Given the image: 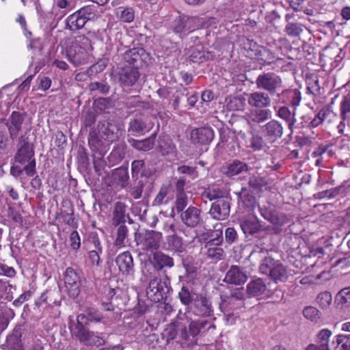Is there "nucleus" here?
<instances>
[{
    "label": "nucleus",
    "mask_w": 350,
    "mask_h": 350,
    "mask_svg": "<svg viewBox=\"0 0 350 350\" xmlns=\"http://www.w3.org/2000/svg\"><path fill=\"white\" fill-rule=\"evenodd\" d=\"M88 320L85 314L77 315L76 323L69 326L72 337L87 346L98 347L104 345L105 340L103 338L90 331L88 327Z\"/></svg>",
    "instance_id": "obj_1"
},
{
    "label": "nucleus",
    "mask_w": 350,
    "mask_h": 350,
    "mask_svg": "<svg viewBox=\"0 0 350 350\" xmlns=\"http://www.w3.org/2000/svg\"><path fill=\"white\" fill-rule=\"evenodd\" d=\"M215 20V18L206 19L178 14L171 22L170 28L174 33L178 34L180 38L183 39L187 34L193 32L200 26L208 27Z\"/></svg>",
    "instance_id": "obj_2"
},
{
    "label": "nucleus",
    "mask_w": 350,
    "mask_h": 350,
    "mask_svg": "<svg viewBox=\"0 0 350 350\" xmlns=\"http://www.w3.org/2000/svg\"><path fill=\"white\" fill-rule=\"evenodd\" d=\"M120 53L122 57V67L140 68L144 66H152L154 62V58L150 53H148L142 47H135L127 49Z\"/></svg>",
    "instance_id": "obj_3"
},
{
    "label": "nucleus",
    "mask_w": 350,
    "mask_h": 350,
    "mask_svg": "<svg viewBox=\"0 0 350 350\" xmlns=\"http://www.w3.org/2000/svg\"><path fill=\"white\" fill-rule=\"evenodd\" d=\"M171 290L170 280L167 275L163 278L154 277L149 282L146 295L150 301L157 303L166 300Z\"/></svg>",
    "instance_id": "obj_4"
},
{
    "label": "nucleus",
    "mask_w": 350,
    "mask_h": 350,
    "mask_svg": "<svg viewBox=\"0 0 350 350\" xmlns=\"http://www.w3.org/2000/svg\"><path fill=\"white\" fill-rule=\"evenodd\" d=\"M260 272L267 275L274 281L285 282L288 278V273L284 265L279 260L271 256L265 257L259 267Z\"/></svg>",
    "instance_id": "obj_5"
},
{
    "label": "nucleus",
    "mask_w": 350,
    "mask_h": 350,
    "mask_svg": "<svg viewBox=\"0 0 350 350\" xmlns=\"http://www.w3.org/2000/svg\"><path fill=\"white\" fill-rule=\"evenodd\" d=\"M162 238V233L154 230H145L135 234L136 244L143 251L157 250Z\"/></svg>",
    "instance_id": "obj_6"
},
{
    "label": "nucleus",
    "mask_w": 350,
    "mask_h": 350,
    "mask_svg": "<svg viewBox=\"0 0 350 350\" xmlns=\"http://www.w3.org/2000/svg\"><path fill=\"white\" fill-rule=\"evenodd\" d=\"M64 280L68 295L70 297L76 298L81 292L83 280L79 273L72 267H68L64 273Z\"/></svg>",
    "instance_id": "obj_7"
},
{
    "label": "nucleus",
    "mask_w": 350,
    "mask_h": 350,
    "mask_svg": "<svg viewBox=\"0 0 350 350\" xmlns=\"http://www.w3.org/2000/svg\"><path fill=\"white\" fill-rule=\"evenodd\" d=\"M62 53L76 66L86 64L89 59L87 51L77 42L72 43L66 47L62 51Z\"/></svg>",
    "instance_id": "obj_8"
},
{
    "label": "nucleus",
    "mask_w": 350,
    "mask_h": 350,
    "mask_svg": "<svg viewBox=\"0 0 350 350\" xmlns=\"http://www.w3.org/2000/svg\"><path fill=\"white\" fill-rule=\"evenodd\" d=\"M98 132L104 140L113 142L119 139L121 133L120 124L114 121H100L97 126Z\"/></svg>",
    "instance_id": "obj_9"
},
{
    "label": "nucleus",
    "mask_w": 350,
    "mask_h": 350,
    "mask_svg": "<svg viewBox=\"0 0 350 350\" xmlns=\"http://www.w3.org/2000/svg\"><path fill=\"white\" fill-rule=\"evenodd\" d=\"M25 116V113L14 111L6 120L5 125L8 130L10 138L12 141L20 137L19 134L23 130Z\"/></svg>",
    "instance_id": "obj_10"
},
{
    "label": "nucleus",
    "mask_w": 350,
    "mask_h": 350,
    "mask_svg": "<svg viewBox=\"0 0 350 350\" xmlns=\"http://www.w3.org/2000/svg\"><path fill=\"white\" fill-rule=\"evenodd\" d=\"M223 242L222 231L216 232V237L206 243L207 257L213 260L219 261L224 258V251L219 245Z\"/></svg>",
    "instance_id": "obj_11"
},
{
    "label": "nucleus",
    "mask_w": 350,
    "mask_h": 350,
    "mask_svg": "<svg viewBox=\"0 0 350 350\" xmlns=\"http://www.w3.org/2000/svg\"><path fill=\"white\" fill-rule=\"evenodd\" d=\"M214 138V131L211 127H199L191 131L190 139L196 146L208 145Z\"/></svg>",
    "instance_id": "obj_12"
},
{
    "label": "nucleus",
    "mask_w": 350,
    "mask_h": 350,
    "mask_svg": "<svg viewBox=\"0 0 350 350\" xmlns=\"http://www.w3.org/2000/svg\"><path fill=\"white\" fill-rule=\"evenodd\" d=\"M241 230L245 235H253L262 230V225L256 215L249 214L239 219Z\"/></svg>",
    "instance_id": "obj_13"
},
{
    "label": "nucleus",
    "mask_w": 350,
    "mask_h": 350,
    "mask_svg": "<svg viewBox=\"0 0 350 350\" xmlns=\"http://www.w3.org/2000/svg\"><path fill=\"white\" fill-rule=\"evenodd\" d=\"M180 219L187 227L196 228L202 223V211L196 206H189L181 212Z\"/></svg>",
    "instance_id": "obj_14"
},
{
    "label": "nucleus",
    "mask_w": 350,
    "mask_h": 350,
    "mask_svg": "<svg viewBox=\"0 0 350 350\" xmlns=\"http://www.w3.org/2000/svg\"><path fill=\"white\" fill-rule=\"evenodd\" d=\"M18 142L23 144V145L18 149L14 156V159L16 162L23 165L33 158V147L29 143L24 135L20 136Z\"/></svg>",
    "instance_id": "obj_15"
},
{
    "label": "nucleus",
    "mask_w": 350,
    "mask_h": 350,
    "mask_svg": "<svg viewBox=\"0 0 350 350\" xmlns=\"http://www.w3.org/2000/svg\"><path fill=\"white\" fill-rule=\"evenodd\" d=\"M262 133L270 143L275 142L283 134V127L277 120H272L261 127Z\"/></svg>",
    "instance_id": "obj_16"
},
{
    "label": "nucleus",
    "mask_w": 350,
    "mask_h": 350,
    "mask_svg": "<svg viewBox=\"0 0 350 350\" xmlns=\"http://www.w3.org/2000/svg\"><path fill=\"white\" fill-rule=\"evenodd\" d=\"M116 264L122 275H129L133 274L134 262L133 256L129 252H124L118 254L116 258Z\"/></svg>",
    "instance_id": "obj_17"
},
{
    "label": "nucleus",
    "mask_w": 350,
    "mask_h": 350,
    "mask_svg": "<svg viewBox=\"0 0 350 350\" xmlns=\"http://www.w3.org/2000/svg\"><path fill=\"white\" fill-rule=\"evenodd\" d=\"M247 280V276L241 267L232 265L226 272L224 281L230 284L242 285Z\"/></svg>",
    "instance_id": "obj_18"
},
{
    "label": "nucleus",
    "mask_w": 350,
    "mask_h": 350,
    "mask_svg": "<svg viewBox=\"0 0 350 350\" xmlns=\"http://www.w3.org/2000/svg\"><path fill=\"white\" fill-rule=\"evenodd\" d=\"M230 204L226 200H219L213 202L209 211L211 217L217 220H224L230 214Z\"/></svg>",
    "instance_id": "obj_19"
},
{
    "label": "nucleus",
    "mask_w": 350,
    "mask_h": 350,
    "mask_svg": "<svg viewBox=\"0 0 350 350\" xmlns=\"http://www.w3.org/2000/svg\"><path fill=\"white\" fill-rule=\"evenodd\" d=\"M129 214L126 213V205L122 202H117L114 204L111 214V224L113 226L126 225Z\"/></svg>",
    "instance_id": "obj_20"
},
{
    "label": "nucleus",
    "mask_w": 350,
    "mask_h": 350,
    "mask_svg": "<svg viewBox=\"0 0 350 350\" xmlns=\"http://www.w3.org/2000/svg\"><path fill=\"white\" fill-rule=\"evenodd\" d=\"M191 309L194 314L199 317H209L213 312L211 303L202 295L191 306Z\"/></svg>",
    "instance_id": "obj_21"
},
{
    "label": "nucleus",
    "mask_w": 350,
    "mask_h": 350,
    "mask_svg": "<svg viewBox=\"0 0 350 350\" xmlns=\"http://www.w3.org/2000/svg\"><path fill=\"white\" fill-rule=\"evenodd\" d=\"M240 205L247 212L253 211L257 202L253 192L247 188H241L239 193Z\"/></svg>",
    "instance_id": "obj_22"
},
{
    "label": "nucleus",
    "mask_w": 350,
    "mask_h": 350,
    "mask_svg": "<svg viewBox=\"0 0 350 350\" xmlns=\"http://www.w3.org/2000/svg\"><path fill=\"white\" fill-rule=\"evenodd\" d=\"M216 326L211 321L199 319L191 321L188 327L189 334L192 337L197 336L200 332L210 329H215Z\"/></svg>",
    "instance_id": "obj_23"
},
{
    "label": "nucleus",
    "mask_w": 350,
    "mask_h": 350,
    "mask_svg": "<svg viewBox=\"0 0 350 350\" xmlns=\"http://www.w3.org/2000/svg\"><path fill=\"white\" fill-rule=\"evenodd\" d=\"M152 264L157 271H161L164 268H172L174 265L173 258L162 252L153 253Z\"/></svg>",
    "instance_id": "obj_24"
},
{
    "label": "nucleus",
    "mask_w": 350,
    "mask_h": 350,
    "mask_svg": "<svg viewBox=\"0 0 350 350\" xmlns=\"http://www.w3.org/2000/svg\"><path fill=\"white\" fill-rule=\"evenodd\" d=\"M336 114L329 107H325L322 108L312 119L309 126L315 128L320 125L323 121L326 120L328 122H333L336 119Z\"/></svg>",
    "instance_id": "obj_25"
},
{
    "label": "nucleus",
    "mask_w": 350,
    "mask_h": 350,
    "mask_svg": "<svg viewBox=\"0 0 350 350\" xmlns=\"http://www.w3.org/2000/svg\"><path fill=\"white\" fill-rule=\"evenodd\" d=\"M90 245V251L88 252V258L92 265L98 266L100 257V255L103 253V247L98 236H94L91 238Z\"/></svg>",
    "instance_id": "obj_26"
},
{
    "label": "nucleus",
    "mask_w": 350,
    "mask_h": 350,
    "mask_svg": "<svg viewBox=\"0 0 350 350\" xmlns=\"http://www.w3.org/2000/svg\"><path fill=\"white\" fill-rule=\"evenodd\" d=\"M190 51L191 54L189 55V59L194 63L201 64L204 62L213 59L215 57L213 52L204 51L202 45H197L196 46L191 47Z\"/></svg>",
    "instance_id": "obj_27"
},
{
    "label": "nucleus",
    "mask_w": 350,
    "mask_h": 350,
    "mask_svg": "<svg viewBox=\"0 0 350 350\" xmlns=\"http://www.w3.org/2000/svg\"><path fill=\"white\" fill-rule=\"evenodd\" d=\"M247 170V164L238 159L233 160L222 167L223 173L228 177H232Z\"/></svg>",
    "instance_id": "obj_28"
},
{
    "label": "nucleus",
    "mask_w": 350,
    "mask_h": 350,
    "mask_svg": "<svg viewBox=\"0 0 350 350\" xmlns=\"http://www.w3.org/2000/svg\"><path fill=\"white\" fill-rule=\"evenodd\" d=\"M250 106L256 108L265 109L271 104V99L267 94L264 92H254L251 94L247 99Z\"/></svg>",
    "instance_id": "obj_29"
},
{
    "label": "nucleus",
    "mask_w": 350,
    "mask_h": 350,
    "mask_svg": "<svg viewBox=\"0 0 350 350\" xmlns=\"http://www.w3.org/2000/svg\"><path fill=\"white\" fill-rule=\"evenodd\" d=\"M152 127V124L147 123L142 119L134 118L129 122V132L133 135L139 136L148 132Z\"/></svg>",
    "instance_id": "obj_30"
},
{
    "label": "nucleus",
    "mask_w": 350,
    "mask_h": 350,
    "mask_svg": "<svg viewBox=\"0 0 350 350\" xmlns=\"http://www.w3.org/2000/svg\"><path fill=\"white\" fill-rule=\"evenodd\" d=\"M271 116V113L269 109H253L247 113V122L249 124L251 123H262Z\"/></svg>",
    "instance_id": "obj_31"
},
{
    "label": "nucleus",
    "mask_w": 350,
    "mask_h": 350,
    "mask_svg": "<svg viewBox=\"0 0 350 350\" xmlns=\"http://www.w3.org/2000/svg\"><path fill=\"white\" fill-rule=\"evenodd\" d=\"M258 88H277L280 85L281 79L272 72L259 75L256 80Z\"/></svg>",
    "instance_id": "obj_32"
},
{
    "label": "nucleus",
    "mask_w": 350,
    "mask_h": 350,
    "mask_svg": "<svg viewBox=\"0 0 350 350\" xmlns=\"http://www.w3.org/2000/svg\"><path fill=\"white\" fill-rule=\"evenodd\" d=\"M157 150L162 156H166L175 153L176 147L169 136H163L159 137Z\"/></svg>",
    "instance_id": "obj_33"
},
{
    "label": "nucleus",
    "mask_w": 350,
    "mask_h": 350,
    "mask_svg": "<svg viewBox=\"0 0 350 350\" xmlns=\"http://www.w3.org/2000/svg\"><path fill=\"white\" fill-rule=\"evenodd\" d=\"M129 179V172L126 167H118L112 172L111 180L114 185L124 188L128 185Z\"/></svg>",
    "instance_id": "obj_34"
},
{
    "label": "nucleus",
    "mask_w": 350,
    "mask_h": 350,
    "mask_svg": "<svg viewBox=\"0 0 350 350\" xmlns=\"http://www.w3.org/2000/svg\"><path fill=\"white\" fill-rule=\"evenodd\" d=\"M202 294L196 293L185 286H183L178 293L180 302L185 306L192 305Z\"/></svg>",
    "instance_id": "obj_35"
},
{
    "label": "nucleus",
    "mask_w": 350,
    "mask_h": 350,
    "mask_svg": "<svg viewBox=\"0 0 350 350\" xmlns=\"http://www.w3.org/2000/svg\"><path fill=\"white\" fill-rule=\"evenodd\" d=\"M267 290V286L260 278L250 281L247 285V293L250 297H258Z\"/></svg>",
    "instance_id": "obj_36"
},
{
    "label": "nucleus",
    "mask_w": 350,
    "mask_h": 350,
    "mask_svg": "<svg viewBox=\"0 0 350 350\" xmlns=\"http://www.w3.org/2000/svg\"><path fill=\"white\" fill-rule=\"evenodd\" d=\"M124 70L120 75V80L122 85L126 86H131L135 84L137 79L139 77V68H130L126 69V67H122Z\"/></svg>",
    "instance_id": "obj_37"
},
{
    "label": "nucleus",
    "mask_w": 350,
    "mask_h": 350,
    "mask_svg": "<svg viewBox=\"0 0 350 350\" xmlns=\"http://www.w3.org/2000/svg\"><path fill=\"white\" fill-rule=\"evenodd\" d=\"M250 137L245 140V146L247 148H251L254 151H260L265 146V142L262 136H260L255 130L249 131Z\"/></svg>",
    "instance_id": "obj_38"
},
{
    "label": "nucleus",
    "mask_w": 350,
    "mask_h": 350,
    "mask_svg": "<svg viewBox=\"0 0 350 350\" xmlns=\"http://www.w3.org/2000/svg\"><path fill=\"white\" fill-rule=\"evenodd\" d=\"M86 22L77 12L70 15L66 21V29L77 31L84 27Z\"/></svg>",
    "instance_id": "obj_39"
},
{
    "label": "nucleus",
    "mask_w": 350,
    "mask_h": 350,
    "mask_svg": "<svg viewBox=\"0 0 350 350\" xmlns=\"http://www.w3.org/2000/svg\"><path fill=\"white\" fill-rule=\"evenodd\" d=\"M254 51L256 59L260 64H270L274 58L273 53L266 47L260 46Z\"/></svg>",
    "instance_id": "obj_40"
},
{
    "label": "nucleus",
    "mask_w": 350,
    "mask_h": 350,
    "mask_svg": "<svg viewBox=\"0 0 350 350\" xmlns=\"http://www.w3.org/2000/svg\"><path fill=\"white\" fill-rule=\"evenodd\" d=\"M126 146L125 144H118L116 146L108 156L109 162L112 165L119 163L122 161L126 154Z\"/></svg>",
    "instance_id": "obj_41"
},
{
    "label": "nucleus",
    "mask_w": 350,
    "mask_h": 350,
    "mask_svg": "<svg viewBox=\"0 0 350 350\" xmlns=\"http://www.w3.org/2000/svg\"><path fill=\"white\" fill-rule=\"evenodd\" d=\"M157 136V133L154 132L149 137H147L142 140H135L132 146L137 150L142 151H149L153 148L154 146V141Z\"/></svg>",
    "instance_id": "obj_42"
},
{
    "label": "nucleus",
    "mask_w": 350,
    "mask_h": 350,
    "mask_svg": "<svg viewBox=\"0 0 350 350\" xmlns=\"http://www.w3.org/2000/svg\"><path fill=\"white\" fill-rule=\"evenodd\" d=\"M116 239L114 240V245L118 248L126 247L128 241L129 228L126 225L117 226Z\"/></svg>",
    "instance_id": "obj_43"
},
{
    "label": "nucleus",
    "mask_w": 350,
    "mask_h": 350,
    "mask_svg": "<svg viewBox=\"0 0 350 350\" xmlns=\"http://www.w3.org/2000/svg\"><path fill=\"white\" fill-rule=\"evenodd\" d=\"M206 196L210 200H213L216 199L222 200L228 195L227 190L222 187L218 185H213L209 187L205 192Z\"/></svg>",
    "instance_id": "obj_44"
},
{
    "label": "nucleus",
    "mask_w": 350,
    "mask_h": 350,
    "mask_svg": "<svg viewBox=\"0 0 350 350\" xmlns=\"http://www.w3.org/2000/svg\"><path fill=\"white\" fill-rule=\"evenodd\" d=\"M332 335V332L324 328L321 329L316 335L314 339V344L323 345L325 347H329V338Z\"/></svg>",
    "instance_id": "obj_45"
},
{
    "label": "nucleus",
    "mask_w": 350,
    "mask_h": 350,
    "mask_svg": "<svg viewBox=\"0 0 350 350\" xmlns=\"http://www.w3.org/2000/svg\"><path fill=\"white\" fill-rule=\"evenodd\" d=\"M323 278V281L328 280L329 278V273L325 271H315V273L312 274L310 273L308 275V284H321L322 283L321 279Z\"/></svg>",
    "instance_id": "obj_46"
},
{
    "label": "nucleus",
    "mask_w": 350,
    "mask_h": 350,
    "mask_svg": "<svg viewBox=\"0 0 350 350\" xmlns=\"http://www.w3.org/2000/svg\"><path fill=\"white\" fill-rule=\"evenodd\" d=\"M332 301V294L329 291L320 293L317 298L316 302L322 309H326L329 307Z\"/></svg>",
    "instance_id": "obj_47"
},
{
    "label": "nucleus",
    "mask_w": 350,
    "mask_h": 350,
    "mask_svg": "<svg viewBox=\"0 0 350 350\" xmlns=\"http://www.w3.org/2000/svg\"><path fill=\"white\" fill-rule=\"evenodd\" d=\"M169 247L174 251L181 252L183 249V239L177 234H170L167 237Z\"/></svg>",
    "instance_id": "obj_48"
},
{
    "label": "nucleus",
    "mask_w": 350,
    "mask_h": 350,
    "mask_svg": "<svg viewBox=\"0 0 350 350\" xmlns=\"http://www.w3.org/2000/svg\"><path fill=\"white\" fill-rule=\"evenodd\" d=\"M336 300L342 307H349L350 306V287L340 290L336 296Z\"/></svg>",
    "instance_id": "obj_49"
},
{
    "label": "nucleus",
    "mask_w": 350,
    "mask_h": 350,
    "mask_svg": "<svg viewBox=\"0 0 350 350\" xmlns=\"http://www.w3.org/2000/svg\"><path fill=\"white\" fill-rule=\"evenodd\" d=\"M248 185L254 190L262 191V188L266 186L267 181L263 177L252 176L249 178Z\"/></svg>",
    "instance_id": "obj_50"
},
{
    "label": "nucleus",
    "mask_w": 350,
    "mask_h": 350,
    "mask_svg": "<svg viewBox=\"0 0 350 350\" xmlns=\"http://www.w3.org/2000/svg\"><path fill=\"white\" fill-rule=\"evenodd\" d=\"M245 299L244 288L243 287L236 288L233 289L230 295L224 296L222 301L230 303L233 299L243 300Z\"/></svg>",
    "instance_id": "obj_51"
},
{
    "label": "nucleus",
    "mask_w": 350,
    "mask_h": 350,
    "mask_svg": "<svg viewBox=\"0 0 350 350\" xmlns=\"http://www.w3.org/2000/svg\"><path fill=\"white\" fill-rule=\"evenodd\" d=\"M310 63L313 65H318L321 62V51L319 48L308 46V64Z\"/></svg>",
    "instance_id": "obj_52"
},
{
    "label": "nucleus",
    "mask_w": 350,
    "mask_h": 350,
    "mask_svg": "<svg viewBox=\"0 0 350 350\" xmlns=\"http://www.w3.org/2000/svg\"><path fill=\"white\" fill-rule=\"evenodd\" d=\"M62 216L63 218V221L66 224L71 226L75 229H77L78 228V221L75 219L72 206H70V212L66 213H62Z\"/></svg>",
    "instance_id": "obj_53"
},
{
    "label": "nucleus",
    "mask_w": 350,
    "mask_h": 350,
    "mask_svg": "<svg viewBox=\"0 0 350 350\" xmlns=\"http://www.w3.org/2000/svg\"><path fill=\"white\" fill-rule=\"evenodd\" d=\"M188 204L187 193L176 194L175 208L178 213L184 211Z\"/></svg>",
    "instance_id": "obj_54"
},
{
    "label": "nucleus",
    "mask_w": 350,
    "mask_h": 350,
    "mask_svg": "<svg viewBox=\"0 0 350 350\" xmlns=\"http://www.w3.org/2000/svg\"><path fill=\"white\" fill-rule=\"evenodd\" d=\"M77 12L85 21L87 23L88 21L94 20L96 15L94 11L93 8L91 6H85L79 10Z\"/></svg>",
    "instance_id": "obj_55"
},
{
    "label": "nucleus",
    "mask_w": 350,
    "mask_h": 350,
    "mask_svg": "<svg viewBox=\"0 0 350 350\" xmlns=\"http://www.w3.org/2000/svg\"><path fill=\"white\" fill-rule=\"evenodd\" d=\"M278 115L280 118L285 120L288 122L289 127L291 128L293 124H294L293 118L294 114L292 115L291 112L288 107H282L279 109L278 111Z\"/></svg>",
    "instance_id": "obj_56"
},
{
    "label": "nucleus",
    "mask_w": 350,
    "mask_h": 350,
    "mask_svg": "<svg viewBox=\"0 0 350 350\" xmlns=\"http://www.w3.org/2000/svg\"><path fill=\"white\" fill-rule=\"evenodd\" d=\"M69 242L70 248L75 251L78 250L81 245V237L79 232L75 230L69 236Z\"/></svg>",
    "instance_id": "obj_57"
},
{
    "label": "nucleus",
    "mask_w": 350,
    "mask_h": 350,
    "mask_svg": "<svg viewBox=\"0 0 350 350\" xmlns=\"http://www.w3.org/2000/svg\"><path fill=\"white\" fill-rule=\"evenodd\" d=\"M323 81V85H325L327 83V80H325L324 78L319 77L316 73L308 74V88H313L314 86H317L318 88H321L320 83Z\"/></svg>",
    "instance_id": "obj_58"
},
{
    "label": "nucleus",
    "mask_w": 350,
    "mask_h": 350,
    "mask_svg": "<svg viewBox=\"0 0 350 350\" xmlns=\"http://www.w3.org/2000/svg\"><path fill=\"white\" fill-rule=\"evenodd\" d=\"M120 20L124 23H131L134 20L135 12L132 8H126L121 11Z\"/></svg>",
    "instance_id": "obj_59"
},
{
    "label": "nucleus",
    "mask_w": 350,
    "mask_h": 350,
    "mask_svg": "<svg viewBox=\"0 0 350 350\" xmlns=\"http://www.w3.org/2000/svg\"><path fill=\"white\" fill-rule=\"evenodd\" d=\"M169 188L167 186H162L157 195L156 196L154 201L153 204L157 206H160L163 203L164 199L166 198L167 193H168Z\"/></svg>",
    "instance_id": "obj_60"
},
{
    "label": "nucleus",
    "mask_w": 350,
    "mask_h": 350,
    "mask_svg": "<svg viewBox=\"0 0 350 350\" xmlns=\"http://www.w3.org/2000/svg\"><path fill=\"white\" fill-rule=\"evenodd\" d=\"M337 346L341 345L340 350H350V338L346 335L338 334L336 336Z\"/></svg>",
    "instance_id": "obj_61"
},
{
    "label": "nucleus",
    "mask_w": 350,
    "mask_h": 350,
    "mask_svg": "<svg viewBox=\"0 0 350 350\" xmlns=\"http://www.w3.org/2000/svg\"><path fill=\"white\" fill-rule=\"evenodd\" d=\"M288 222V218L284 213H275L271 224L278 226H282Z\"/></svg>",
    "instance_id": "obj_62"
},
{
    "label": "nucleus",
    "mask_w": 350,
    "mask_h": 350,
    "mask_svg": "<svg viewBox=\"0 0 350 350\" xmlns=\"http://www.w3.org/2000/svg\"><path fill=\"white\" fill-rule=\"evenodd\" d=\"M286 33L291 36H297L302 31L303 29L301 27L296 23H288L285 28Z\"/></svg>",
    "instance_id": "obj_63"
},
{
    "label": "nucleus",
    "mask_w": 350,
    "mask_h": 350,
    "mask_svg": "<svg viewBox=\"0 0 350 350\" xmlns=\"http://www.w3.org/2000/svg\"><path fill=\"white\" fill-rule=\"evenodd\" d=\"M308 319L317 323L321 320V313L318 309L312 306H308Z\"/></svg>",
    "instance_id": "obj_64"
}]
</instances>
